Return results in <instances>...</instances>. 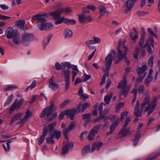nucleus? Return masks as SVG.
<instances>
[{
  "label": "nucleus",
  "instance_id": "f257e3e1",
  "mask_svg": "<svg viewBox=\"0 0 160 160\" xmlns=\"http://www.w3.org/2000/svg\"><path fill=\"white\" fill-rule=\"evenodd\" d=\"M125 42L126 41H125L123 42V43L122 44V42L121 40H119L118 42L117 48V53H118V56L119 57V58L117 61V62L127 55L128 48L125 45Z\"/></svg>",
  "mask_w": 160,
  "mask_h": 160
},
{
  "label": "nucleus",
  "instance_id": "f03ea898",
  "mask_svg": "<svg viewBox=\"0 0 160 160\" xmlns=\"http://www.w3.org/2000/svg\"><path fill=\"white\" fill-rule=\"evenodd\" d=\"M57 108V106L54 105L53 102H50V105L45 108L42 111L40 115L41 118H44L46 116L48 117L53 113Z\"/></svg>",
  "mask_w": 160,
  "mask_h": 160
},
{
  "label": "nucleus",
  "instance_id": "7ed1b4c3",
  "mask_svg": "<svg viewBox=\"0 0 160 160\" xmlns=\"http://www.w3.org/2000/svg\"><path fill=\"white\" fill-rule=\"evenodd\" d=\"M127 84L126 77H123V80L120 82L117 86V88H121V90L120 91L119 96L121 97L123 95L125 98L127 97V94L129 91V88H126Z\"/></svg>",
  "mask_w": 160,
  "mask_h": 160
},
{
  "label": "nucleus",
  "instance_id": "20e7f679",
  "mask_svg": "<svg viewBox=\"0 0 160 160\" xmlns=\"http://www.w3.org/2000/svg\"><path fill=\"white\" fill-rule=\"evenodd\" d=\"M53 19L55 21L54 23L56 25L61 24L63 22L66 24L71 25H75L76 23V21L75 20L69 19L65 18L64 17L58 18H53Z\"/></svg>",
  "mask_w": 160,
  "mask_h": 160
},
{
  "label": "nucleus",
  "instance_id": "39448f33",
  "mask_svg": "<svg viewBox=\"0 0 160 160\" xmlns=\"http://www.w3.org/2000/svg\"><path fill=\"white\" fill-rule=\"evenodd\" d=\"M64 12L67 13H69L72 12V10L69 8H61L50 13V15L53 18H58L61 17V14Z\"/></svg>",
  "mask_w": 160,
  "mask_h": 160
},
{
  "label": "nucleus",
  "instance_id": "423d86ee",
  "mask_svg": "<svg viewBox=\"0 0 160 160\" xmlns=\"http://www.w3.org/2000/svg\"><path fill=\"white\" fill-rule=\"evenodd\" d=\"M21 42L24 45H28L34 40L33 35L31 33L25 32L22 35Z\"/></svg>",
  "mask_w": 160,
  "mask_h": 160
},
{
  "label": "nucleus",
  "instance_id": "0eeeda50",
  "mask_svg": "<svg viewBox=\"0 0 160 160\" xmlns=\"http://www.w3.org/2000/svg\"><path fill=\"white\" fill-rule=\"evenodd\" d=\"M70 71L69 69H64L63 68L62 70V74L64 76L65 82V91H67L69 88L70 83L69 82V78Z\"/></svg>",
  "mask_w": 160,
  "mask_h": 160
},
{
  "label": "nucleus",
  "instance_id": "6e6552de",
  "mask_svg": "<svg viewBox=\"0 0 160 160\" xmlns=\"http://www.w3.org/2000/svg\"><path fill=\"white\" fill-rule=\"evenodd\" d=\"M158 99L156 97H154L152 101L151 104H149L147 107H145L144 112L148 111V116L155 109L156 106V102L157 101Z\"/></svg>",
  "mask_w": 160,
  "mask_h": 160
},
{
  "label": "nucleus",
  "instance_id": "1a4fd4ad",
  "mask_svg": "<svg viewBox=\"0 0 160 160\" xmlns=\"http://www.w3.org/2000/svg\"><path fill=\"white\" fill-rule=\"evenodd\" d=\"M101 126L100 125H96L90 132L87 139L89 141H92L94 138L95 136L98 133L99 129Z\"/></svg>",
  "mask_w": 160,
  "mask_h": 160
},
{
  "label": "nucleus",
  "instance_id": "9d476101",
  "mask_svg": "<svg viewBox=\"0 0 160 160\" xmlns=\"http://www.w3.org/2000/svg\"><path fill=\"white\" fill-rule=\"evenodd\" d=\"M154 40L153 38L152 37H149L148 40L146 41L145 44L144 45V47H147L148 48L147 51L149 54H152L153 51L152 50L151 45L154 48L153 43Z\"/></svg>",
  "mask_w": 160,
  "mask_h": 160
},
{
  "label": "nucleus",
  "instance_id": "9b49d317",
  "mask_svg": "<svg viewBox=\"0 0 160 160\" xmlns=\"http://www.w3.org/2000/svg\"><path fill=\"white\" fill-rule=\"evenodd\" d=\"M78 20L81 23H83L86 21L90 22L92 21V18L90 16L87 15L85 13H82L78 15Z\"/></svg>",
  "mask_w": 160,
  "mask_h": 160
},
{
  "label": "nucleus",
  "instance_id": "f8f14e48",
  "mask_svg": "<svg viewBox=\"0 0 160 160\" xmlns=\"http://www.w3.org/2000/svg\"><path fill=\"white\" fill-rule=\"evenodd\" d=\"M137 1V0H127L124 6L126 8L124 11L125 13L127 14L130 11L134 5V3Z\"/></svg>",
  "mask_w": 160,
  "mask_h": 160
},
{
  "label": "nucleus",
  "instance_id": "ddd939ff",
  "mask_svg": "<svg viewBox=\"0 0 160 160\" xmlns=\"http://www.w3.org/2000/svg\"><path fill=\"white\" fill-rule=\"evenodd\" d=\"M24 101V99L22 98H21L19 101H18L16 100L12 105V107L9 109L11 112L14 111L15 109H17L20 108Z\"/></svg>",
  "mask_w": 160,
  "mask_h": 160
},
{
  "label": "nucleus",
  "instance_id": "4468645a",
  "mask_svg": "<svg viewBox=\"0 0 160 160\" xmlns=\"http://www.w3.org/2000/svg\"><path fill=\"white\" fill-rule=\"evenodd\" d=\"M144 99L142 103L141 104L140 108H143L149 104L150 97L149 95V91L148 90H146L144 93Z\"/></svg>",
  "mask_w": 160,
  "mask_h": 160
},
{
  "label": "nucleus",
  "instance_id": "2eb2a0df",
  "mask_svg": "<svg viewBox=\"0 0 160 160\" xmlns=\"http://www.w3.org/2000/svg\"><path fill=\"white\" fill-rule=\"evenodd\" d=\"M7 31L6 36L8 39L12 38L18 33L16 31H14L13 29L11 27L8 28Z\"/></svg>",
  "mask_w": 160,
  "mask_h": 160
},
{
  "label": "nucleus",
  "instance_id": "dca6fc26",
  "mask_svg": "<svg viewBox=\"0 0 160 160\" xmlns=\"http://www.w3.org/2000/svg\"><path fill=\"white\" fill-rule=\"evenodd\" d=\"M91 113H89L83 114L82 115V119L85 120L84 124L85 127H86L90 122L91 120Z\"/></svg>",
  "mask_w": 160,
  "mask_h": 160
},
{
  "label": "nucleus",
  "instance_id": "f3484780",
  "mask_svg": "<svg viewBox=\"0 0 160 160\" xmlns=\"http://www.w3.org/2000/svg\"><path fill=\"white\" fill-rule=\"evenodd\" d=\"M73 146V144L72 142L67 143L62 149V155H64L68 152L69 149L72 148Z\"/></svg>",
  "mask_w": 160,
  "mask_h": 160
},
{
  "label": "nucleus",
  "instance_id": "a211bd4d",
  "mask_svg": "<svg viewBox=\"0 0 160 160\" xmlns=\"http://www.w3.org/2000/svg\"><path fill=\"white\" fill-rule=\"evenodd\" d=\"M112 59V56L111 54H108L105 60V64L106 68H107L108 69L110 68Z\"/></svg>",
  "mask_w": 160,
  "mask_h": 160
},
{
  "label": "nucleus",
  "instance_id": "6ab92c4d",
  "mask_svg": "<svg viewBox=\"0 0 160 160\" xmlns=\"http://www.w3.org/2000/svg\"><path fill=\"white\" fill-rule=\"evenodd\" d=\"M49 87L51 88L52 90H55L57 89L59 87V85L57 83H55L54 82V77H52L49 79Z\"/></svg>",
  "mask_w": 160,
  "mask_h": 160
},
{
  "label": "nucleus",
  "instance_id": "aec40b11",
  "mask_svg": "<svg viewBox=\"0 0 160 160\" xmlns=\"http://www.w3.org/2000/svg\"><path fill=\"white\" fill-rule=\"evenodd\" d=\"M15 24L19 28L23 29H27L25 25V21L24 20H17L15 22Z\"/></svg>",
  "mask_w": 160,
  "mask_h": 160
},
{
  "label": "nucleus",
  "instance_id": "412c9836",
  "mask_svg": "<svg viewBox=\"0 0 160 160\" xmlns=\"http://www.w3.org/2000/svg\"><path fill=\"white\" fill-rule=\"evenodd\" d=\"M57 123L55 122H54L51 123L49 124L48 126L44 127V129L46 128L47 131V135L48 133V132L49 131L50 134H51L54 131V127L56 125Z\"/></svg>",
  "mask_w": 160,
  "mask_h": 160
},
{
  "label": "nucleus",
  "instance_id": "4be33fe9",
  "mask_svg": "<svg viewBox=\"0 0 160 160\" xmlns=\"http://www.w3.org/2000/svg\"><path fill=\"white\" fill-rule=\"evenodd\" d=\"M103 145V143L102 142H94L92 145L91 152H92L95 149H97V150H100V148H101Z\"/></svg>",
  "mask_w": 160,
  "mask_h": 160
},
{
  "label": "nucleus",
  "instance_id": "5701e85b",
  "mask_svg": "<svg viewBox=\"0 0 160 160\" xmlns=\"http://www.w3.org/2000/svg\"><path fill=\"white\" fill-rule=\"evenodd\" d=\"M146 69V65H142V67H140L138 68L137 69V73L138 77L142 76V74L143 75L145 72V70Z\"/></svg>",
  "mask_w": 160,
  "mask_h": 160
},
{
  "label": "nucleus",
  "instance_id": "b1692460",
  "mask_svg": "<svg viewBox=\"0 0 160 160\" xmlns=\"http://www.w3.org/2000/svg\"><path fill=\"white\" fill-rule=\"evenodd\" d=\"M47 135V131L46 128L43 129L42 134L40 136L38 140V144L39 145L42 144L43 142L45 137Z\"/></svg>",
  "mask_w": 160,
  "mask_h": 160
},
{
  "label": "nucleus",
  "instance_id": "393cba45",
  "mask_svg": "<svg viewBox=\"0 0 160 160\" xmlns=\"http://www.w3.org/2000/svg\"><path fill=\"white\" fill-rule=\"evenodd\" d=\"M119 119L116 120L111 125L110 128V131L107 133V134H112L114 130L116 127L119 124Z\"/></svg>",
  "mask_w": 160,
  "mask_h": 160
},
{
  "label": "nucleus",
  "instance_id": "a878e982",
  "mask_svg": "<svg viewBox=\"0 0 160 160\" xmlns=\"http://www.w3.org/2000/svg\"><path fill=\"white\" fill-rule=\"evenodd\" d=\"M67 115L69 116L72 120L74 119V116L76 113V110L75 109H72V110H66Z\"/></svg>",
  "mask_w": 160,
  "mask_h": 160
},
{
  "label": "nucleus",
  "instance_id": "bb28decb",
  "mask_svg": "<svg viewBox=\"0 0 160 160\" xmlns=\"http://www.w3.org/2000/svg\"><path fill=\"white\" fill-rule=\"evenodd\" d=\"M73 34L72 31L69 28H66L64 31L63 35L65 38L71 37Z\"/></svg>",
  "mask_w": 160,
  "mask_h": 160
},
{
  "label": "nucleus",
  "instance_id": "cd10ccee",
  "mask_svg": "<svg viewBox=\"0 0 160 160\" xmlns=\"http://www.w3.org/2000/svg\"><path fill=\"white\" fill-rule=\"evenodd\" d=\"M133 30L134 32L135 33V35L133 36L132 33V32H130L129 35L132 40L134 42H135L136 39L138 38V36L136 29L135 28H133Z\"/></svg>",
  "mask_w": 160,
  "mask_h": 160
},
{
  "label": "nucleus",
  "instance_id": "c85d7f7f",
  "mask_svg": "<svg viewBox=\"0 0 160 160\" xmlns=\"http://www.w3.org/2000/svg\"><path fill=\"white\" fill-rule=\"evenodd\" d=\"M141 136L140 131H138L136 132L135 136V139L133 140V144L134 146L137 145Z\"/></svg>",
  "mask_w": 160,
  "mask_h": 160
},
{
  "label": "nucleus",
  "instance_id": "c756f323",
  "mask_svg": "<svg viewBox=\"0 0 160 160\" xmlns=\"http://www.w3.org/2000/svg\"><path fill=\"white\" fill-rule=\"evenodd\" d=\"M141 136L140 131H138L136 132L135 136V139L133 140V144L134 146L137 145Z\"/></svg>",
  "mask_w": 160,
  "mask_h": 160
},
{
  "label": "nucleus",
  "instance_id": "7c9ffc66",
  "mask_svg": "<svg viewBox=\"0 0 160 160\" xmlns=\"http://www.w3.org/2000/svg\"><path fill=\"white\" fill-rule=\"evenodd\" d=\"M32 115V113L30 111L28 110L26 112L25 115L23 117V118L21 119V122L22 123H25L27 119L31 116Z\"/></svg>",
  "mask_w": 160,
  "mask_h": 160
},
{
  "label": "nucleus",
  "instance_id": "2f4dec72",
  "mask_svg": "<svg viewBox=\"0 0 160 160\" xmlns=\"http://www.w3.org/2000/svg\"><path fill=\"white\" fill-rule=\"evenodd\" d=\"M99 13L101 16H103L105 13H107L108 15L109 14L108 12L107 11V8L106 7L103 6H100L99 7Z\"/></svg>",
  "mask_w": 160,
  "mask_h": 160
},
{
  "label": "nucleus",
  "instance_id": "473e14b6",
  "mask_svg": "<svg viewBox=\"0 0 160 160\" xmlns=\"http://www.w3.org/2000/svg\"><path fill=\"white\" fill-rule=\"evenodd\" d=\"M61 132L60 131L55 130L51 135V137L54 138L59 139L61 137Z\"/></svg>",
  "mask_w": 160,
  "mask_h": 160
},
{
  "label": "nucleus",
  "instance_id": "72a5a7b5",
  "mask_svg": "<svg viewBox=\"0 0 160 160\" xmlns=\"http://www.w3.org/2000/svg\"><path fill=\"white\" fill-rule=\"evenodd\" d=\"M113 95V93H111L110 94H108L104 98V101L105 105H108Z\"/></svg>",
  "mask_w": 160,
  "mask_h": 160
},
{
  "label": "nucleus",
  "instance_id": "f704fd0d",
  "mask_svg": "<svg viewBox=\"0 0 160 160\" xmlns=\"http://www.w3.org/2000/svg\"><path fill=\"white\" fill-rule=\"evenodd\" d=\"M46 14H40L38 20L37 22L38 25L39 23L40 24L43 23V22H46V18L43 17V16H46Z\"/></svg>",
  "mask_w": 160,
  "mask_h": 160
},
{
  "label": "nucleus",
  "instance_id": "c9c22d12",
  "mask_svg": "<svg viewBox=\"0 0 160 160\" xmlns=\"http://www.w3.org/2000/svg\"><path fill=\"white\" fill-rule=\"evenodd\" d=\"M13 41L16 44H18L20 42V35L18 33L13 38Z\"/></svg>",
  "mask_w": 160,
  "mask_h": 160
},
{
  "label": "nucleus",
  "instance_id": "e433bc0d",
  "mask_svg": "<svg viewBox=\"0 0 160 160\" xmlns=\"http://www.w3.org/2000/svg\"><path fill=\"white\" fill-rule=\"evenodd\" d=\"M160 156V151L154 153L152 156L149 157L147 160H154Z\"/></svg>",
  "mask_w": 160,
  "mask_h": 160
},
{
  "label": "nucleus",
  "instance_id": "4c0bfd02",
  "mask_svg": "<svg viewBox=\"0 0 160 160\" xmlns=\"http://www.w3.org/2000/svg\"><path fill=\"white\" fill-rule=\"evenodd\" d=\"M52 34L49 35L47 37V39H44L43 41V44L44 45V48H45L46 46L49 43L52 37Z\"/></svg>",
  "mask_w": 160,
  "mask_h": 160
},
{
  "label": "nucleus",
  "instance_id": "58836bf2",
  "mask_svg": "<svg viewBox=\"0 0 160 160\" xmlns=\"http://www.w3.org/2000/svg\"><path fill=\"white\" fill-rule=\"evenodd\" d=\"M126 127H123L119 132V134H121L123 136H126L127 133L129 131V129H126Z\"/></svg>",
  "mask_w": 160,
  "mask_h": 160
},
{
  "label": "nucleus",
  "instance_id": "ea45409f",
  "mask_svg": "<svg viewBox=\"0 0 160 160\" xmlns=\"http://www.w3.org/2000/svg\"><path fill=\"white\" fill-rule=\"evenodd\" d=\"M18 88V87L15 85H8L4 89L5 92L9 90H12Z\"/></svg>",
  "mask_w": 160,
  "mask_h": 160
},
{
  "label": "nucleus",
  "instance_id": "a19ab883",
  "mask_svg": "<svg viewBox=\"0 0 160 160\" xmlns=\"http://www.w3.org/2000/svg\"><path fill=\"white\" fill-rule=\"evenodd\" d=\"M143 108H141L139 110L136 109L134 110V115L135 116L137 117H139L141 116L142 115V113L143 112Z\"/></svg>",
  "mask_w": 160,
  "mask_h": 160
},
{
  "label": "nucleus",
  "instance_id": "79ce46f5",
  "mask_svg": "<svg viewBox=\"0 0 160 160\" xmlns=\"http://www.w3.org/2000/svg\"><path fill=\"white\" fill-rule=\"evenodd\" d=\"M139 54V49L138 48H136L135 51L133 54V56L136 62L138 61V56Z\"/></svg>",
  "mask_w": 160,
  "mask_h": 160
},
{
  "label": "nucleus",
  "instance_id": "37998d69",
  "mask_svg": "<svg viewBox=\"0 0 160 160\" xmlns=\"http://www.w3.org/2000/svg\"><path fill=\"white\" fill-rule=\"evenodd\" d=\"M12 139H9L7 141H8V142L7 143V148H6V146L4 145H2L3 148H4L5 151L6 152L9 151L10 150V147L9 143L12 142Z\"/></svg>",
  "mask_w": 160,
  "mask_h": 160
},
{
  "label": "nucleus",
  "instance_id": "c03bdc74",
  "mask_svg": "<svg viewBox=\"0 0 160 160\" xmlns=\"http://www.w3.org/2000/svg\"><path fill=\"white\" fill-rule=\"evenodd\" d=\"M145 38L144 37V33L143 32L142 33V34L141 37L140 38V40L139 42V46L142 48H144L143 47V43L144 42V39Z\"/></svg>",
  "mask_w": 160,
  "mask_h": 160
},
{
  "label": "nucleus",
  "instance_id": "a18cd8bd",
  "mask_svg": "<svg viewBox=\"0 0 160 160\" xmlns=\"http://www.w3.org/2000/svg\"><path fill=\"white\" fill-rule=\"evenodd\" d=\"M152 79L153 78L150 75H148L145 80V85L147 86H148Z\"/></svg>",
  "mask_w": 160,
  "mask_h": 160
},
{
  "label": "nucleus",
  "instance_id": "49530a36",
  "mask_svg": "<svg viewBox=\"0 0 160 160\" xmlns=\"http://www.w3.org/2000/svg\"><path fill=\"white\" fill-rule=\"evenodd\" d=\"M36 86V81L35 80H34L31 84V85L29 86L25 90V92H27L30 88L31 90L32 89L34 88H35Z\"/></svg>",
  "mask_w": 160,
  "mask_h": 160
},
{
  "label": "nucleus",
  "instance_id": "de8ad7c7",
  "mask_svg": "<svg viewBox=\"0 0 160 160\" xmlns=\"http://www.w3.org/2000/svg\"><path fill=\"white\" fill-rule=\"evenodd\" d=\"M146 74L147 73H146L143 75L142 76L138 77L137 78L135 83V85H138L139 84L141 83L142 80L143 78L146 76Z\"/></svg>",
  "mask_w": 160,
  "mask_h": 160
},
{
  "label": "nucleus",
  "instance_id": "09e8293b",
  "mask_svg": "<svg viewBox=\"0 0 160 160\" xmlns=\"http://www.w3.org/2000/svg\"><path fill=\"white\" fill-rule=\"evenodd\" d=\"M61 65L62 67V69L63 68L65 69V67H67L68 69H69L72 68L71 65L70 63L68 62H64L61 63Z\"/></svg>",
  "mask_w": 160,
  "mask_h": 160
},
{
  "label": "nucleus",
  "instance_id": "8fccbe9b",
  "mask_svg": "<svg viewBox=\"0 0 160 160\" xmlns=\"http://www.w3.org/2000/svg\"><path fill=\"white\" fill-rule=\"evenodd\" d=\"M13 94L9 96L4 104V106H6L9 104L13 100Z\"/></svg>",
  "mask_w": 160,
  "mask_h": 160
},
{
  "label": "nucleus",
  "instance_id": "3c124183",
  "mask_svg": "<svg viewBox=\"0 0 160 160\" xmlns=\"http://www.w3.org/2000/svg\"><path fill=\"white\" fill-rule=\"evenodd\" d=\"M71 102V101L67 99L64 101L60 105V108H62Z\"/></svg>",
  "mask_w": 160,
  "mask_h": 160
},
{
  "label": "nucleus",
  "instance_id": "603ef678",
  "mask_svg": "<svg viewBox=\"0 0 160 160\" xmlns=\"http://www.w3.org/2000/svg\"><path fill=\"white\" fill-rule=\"evenodd\" d=\"M90 147L89 145L87 146L84 147L82 150V153L83 154L86 153L88 152H90Z\"/></svg>",
  "mask_w": 160,
  "mask_h": 160
},
{
  "label": "nucleus",
  "instance_id": "864d4df0",
  "mask_svg": "<svg viewBox=\"0 0 160 160\" xmlns=\"http://www.w3.org/2000/svg\"><path fill=\"white\" fill-rule=\"evenodd\" d=\"M46 22H43V23L39 24L38 25L39 28L41 31L46 30Z\"/></svg>",
  "mask_w": 160,
  "mask_h": 160
},
{
  "label": "nucleus",
  "instance_id": "5fc2aeb1",
  "mask_svg": "<svg viewBox=\"0 0 160 160\" xmlns=\"http://www.w3.org/2000/svg\"><path fill=\"white\" fill-rule=\"evenodd\" d=\"M147 30L148 33L151 35V36H151L152 37V36H153L156 38H157L158 37L157 35L152 30L151 28H148L147 29Z\"/></svg>",
  "mask_w": 160,
  "mask_h": 160
},
{
  "label": "nucleus",
  "instance_id": "6e6d98bb",
  "mask_svg": "<svg viewBox=\"0 0 160 160\" xmlns=\"http://www.w3.org/2000/svg\"><path fill=\"white\" fill-rule=\"evenodd\" d=\"M57 116V112H55L48 118L47 121L50 122L53 121L54 120Z\"/></svg>",
  "mask_w": 160,
  "mask_h": 160
},
{
  "label": "nucleus",
  "instance_id": "4d7b16f0",
  "mask_svg": "<svg viewBox=\"0 0 160 160\" xmlns=\"http://www.w3.org/2000/svg\"><path fill=\"white\" fill-rule=\"evenodd\" d=\"M117 58H118L117 59H116V60H115V64H117L118 63L121 61L122 59H125L126 60L125 62L127 64V65H128L129 64V63H130V61H129V60L127 59V58L126 57V56L125 57H124L122 59H121V60H120V61H118V62H117V61L118 60V59L119 58V57L118 56V53H117Z\"/></svg>",
  "mask_w": 160,
  "mask_h": 160
},
{
  "label": "nucleus",
  "instance_id": "13d9d810",
  "mask_svg": "<svg viewBox=\"0 0 160 160\" xmlns=\"http://www.w3.org/2000/svg\"><path fill=\"white\" fill-rule=\"evenodd\" d=\"M89 106V104L87 102H85L82 105V108L81 110L82 113L84 111H85L86 108H88Z\"/></svg>",
  "mask_w": 160,
  "mask_h": 160
},
{
  "label": "nucleus",
  "instance_id": "bf43d9fd",
  "mask_svg": "<svg viewBox=\"0 0 160 160\" xmlns=\"http://www.w3.org/2000/svg\"><path fill=\"white\" fill-rule=\"evenodd\" d=\"M86 43L88 46L89 48H93V47L91 46V45L94 44L93 40H88L86 41Z\"/></svg>",
  "mask_w": 160,
  "mask_h": 160
},
{
  "label": "nucleus",
  "instance_id": "052dcab7",
  "mask_svg": "<svg viewBox=\"0 0 160 160\" xmlns=\"http://www.w3.org/2000/svg\"><path fill=\"white\" fill-rule=\"evenodd\" d=\"M53 138L51 137V136L50 137H47L46 139L47 141V142L48 143H50L52 144H53L54 143V141L53 139Z\"/></svg>",
  "mask_w": 160,
  "mask_h": 160
},
{
  "label": "nucleus",
  "instance_id": "680f3d73",
  "mask_svg": "<svg viewBox=\"0 0 160 160\" xmlns=\"http://www.w3.org/2000/svg\"><path fill=\"white\" fill-rule=\"evenodd\" d=\"M104 118V116L102 115V114H99V116L97 118L93 120L94 122H100L102 119Z\"/></svg>",
  "mask_w": 160,
  "mask_h": 160
},
{
  "label": "nucleus",
  "instance_id": "e2e57ef3",
  "mask_svg": "<svg viewBox=\"0 0 160 160\" xmlns=\"http://www.w3.org/2000/svg\"><path fill=\"white\" fill-rule=\"evenodd\" d=\"M154 58V56H152L148 59V65L150 66V67H152L153 64V59Z\"/></svg>",
  "mask_w": 160,
  "mask_h": 160
},
{
  "label": "nucleus",
  "instance_id": "0e129e2a",
  "mask_svg": "<svg viewBox=\"0 0 160 160\" xmlns=\"http://www.w3.org/2000/svg\"><path fill=\"white\" fill-rule=\"evenodd\" d=\"M70 131H68V129H67L66 128H65L63 130V133L65 139L68 138V132Z\"/></svg>",
  "mask_w": 160,
  "mask_h": 160
},
{
  "label": "nucleus",
  "instance_id": "69168bd1",
  "mask_svg": "<svg viewBox=\"0 0 160 160\" xmlns=\"http://www.w3.org/2000/svg\"><path fill=\"white\" fill-rule=\"evenodd\" d=\"M145 90V87L143 85H140L139 86L138 90L139 93H144V91Z\"/></svg>",
  "mask_w": 160,
  "mask_h": 160
},
{
  "label": "nucleus",
  "instance_id": "338daca9",
  "mask_svg": "<svg viewBox=\"0 0 160 160\" xmlns=\"http://www.w3.org/2000/svg\"><path fill=\"white\" fill-rule=\"evenodd\" d=\"M148 13L147 12H144L140 11H139L137 12V15L140 17L144 16Z\"/></svg>",
  "mask_w": 160,
  "mask_h": 160
},
{
  "label": "nucleus",
  "instance_id": "774afa93",
  "mask_svg": "<svg viewBox=\"0 0 160 160\" xmlns=\"http://www.w3.org/2000/svg\"><path fill=\"white\" fill-rule=\"evenodd\" d=\"M53 27V25L52 24L50 23H47L46 22V30H48L51 28H52Z\"/></svg>",
  "mask_w": 160,
  "mask_h": 160
}]
</instances>
